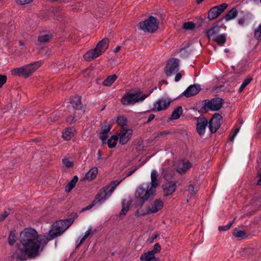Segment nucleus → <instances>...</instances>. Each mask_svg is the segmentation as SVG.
<instances>
[{
	"label": "nucleus",
	"instance_id": "f257e3e1",
	"mask_svg": "<svg viewBox=\"0 0 261 261\" xmlns=\"http://www.w3.org/2000/svg\"><path fill=\"white\" fill-rule=\"evenodd\" d=\"M50 241L47 236L20 240L22 248H18L13 254L14 258L22 260L39 256Z\"/></svg>",
	"mask_w": 261,
	"mask_h": 261
},
{
	"label": "nucleus",
	"instance_id": "f03ea898",
	"mask_svg": "<svg viewBox=\"0 0 261 261\" xmlns=\"http://www.w3.org/2000/svg\"><path fill=\"white\" fill-rule=\"evenodd\" d=\"M151 182L144 187V185H141L137 188L135 191V197L138 199L137 204L141 207L148 200H152L155 196L156 188L159 186L158 180V172L153 170L151 173Z\"/></svg>",
	"mask_w": 261,
	"mask_h": 261
},
{
	"label": "nucleus",
	"instance_id": "7ed1b4c3",
	"mask_svg": "<svg viewBox=\"0 0 261 261\" xmlns=\"http://www.w3.org/2000/svg\"><path fill=\"white\" fill-rule=\"evenodd\" d=\"M70 218L57 221L49 230L48 237L49 241L61 236L74 222V219L77 218L76 213H72Z\"/></svg>",
	"mask_w": 261,
	"mask_h": 261
},
{
	"label": "nucleus",
	"instance_id": "20e7f679",
	"mask_svg": "<svg viewBox=\"0 0 261 261\" xmlns=\"http://www.w3.org/2000/svg\"><path fill=\"white\" fill-rule=\"evenodd\" d=\"M42 60H39L32 63L11 70V74L14 76L28 78L30 77L42 64Z\"/></svg>",
	"mask_w": 261,
	"mask_h": 261
},
{
	"label": "nucleus",
	"instance_id": "39448f33",
	"mask_svg": "<svg viewBox=\"0 0 261 261\" xmlns=\"http://www.w3.org/2000/svg\"><path fill=\"white\" fill-rule=\"evenodd\" d=\"M121 181L113 180L108 185L101 188L97 193L94 199L97 203L101 204L107 199L114 192Z\"/></svg>",
	"mask_w": 261,
	"mask_h": 261
},
{
	"label": "nucleus",
	"instance_id": "423d86ee",
	"mask_svg": "<svg viewBox=\"0 0 261 261\" xmlns=\"http://www.w3.org/2000/svg\"><path fill=\"white\" fill-rule=\"evenodd\" d=\"M223 103V99L218 97L204 99L201 101V108L199 111L202 113H207L210 111H218L222 107Z\"/></svg>",
	"mask_w": 261,
	"mask_h": 261
},
{
	"label": "nucleus",
	"instance_id": "0eeeda50",
	"mask_svg": "<svg viewBox=\"0 0 261 261\" xmlns=\"http://www.w3.org/2000/svg\"><path fill=\"white\" fill-rule=\"evenodd\" d=\"M159 21L158 19L152 16H150L148 19L140 22L138 27L146 32L154 33L159 28Z\"/></svg>",
	"mask_w": 261,
	"mask_h": 261
},
{
	"label": "nucleus",
	"instance_id": "6e6552de",
	"mask_svg": "<svg viewBox=\"0 0 261 261\" xmlns=\"http://www.w3.org/2000/svg\"><path fill=\"white\" fill-rule=\"evenodd\" d=\"M164 205V202L161 199H156L150 203L149 205L147 206L146 211L141 212L139 210H137L135 215L137 217H141L157 213L162 209Z\"/></svg>",
	"mask_w": 261,
	"mask_h": 261
},
{
	"label": "nucleus",
	"instance_id": "1a4fd4ad",
	"mask_svg": "<svg viewBox=\"0 0 261 261\" xmlns=\"http://www.w3.org/2000/svg\"><path fill=\"white\" fill-rule=\"evenodd\" d=\"M140 90L139 89L136 93H130L124 94L121 99L122 104L125 106L133 105L137 102L143 101L149 96V94H144L141 96H140Z\"/></svg>",
	"mask_w": 261,
	"mask_h": 261
},
{
	"label": "nucleus",
	"instance_id": "9d476101",
	"mask_svg": "<svg viewBox=\"0 0 261 261\" xmlns=\"http://www.w3.org/2000/svg\"><path fill=\"white\" fill-rule=\"evenodd\" d=\"M179 61L176 58L169 59L164 68V72L167 76H171L179 70Z\"/></svg>",
	"mask_w": 261,
	"mask_h": 261
},
{
	"label": "nucleus",
	"instance_id": "9b49d317",
	"mask_svg": "<svg viewBox=\"0 0 261 261\" xmlns=\"http://www.w3.org/2000/svg\"><path fill=\"white\" fill-rule=\"evenodd\" d=\"M223 117L219 113H215L208 122V128L212 134L216 133L221 126V121Z\"/></svg>",
	"mask_w": 261,
	"mask_h": 261
},
{
	"label": "nucleus",
	"instance_id": "f8f14e48",
	"mask_svg": "<svg viewBox=\"0 0 261 261\" xmlns=\"http://www.w3.org/2000/svg\"><path fill=\"white\" fill-rule=\"evenodd\" d=\"M226 3H223L212 8L208 12L207 18L210 20L217 18L227 7Z\"/></svg>",
	"mask_w": 261,
	"mask_h": 261
},
{
	"label": "nucleus",
	"instance_id": "ddd939ff",
	"mask_svg": "<svg viewBox=\"0 0 261 261\" xmlns=\"http://www.w3.org/2000/svg\"><path fill=\"white\" fill-rule=\"evenodd\" d=\"M37 231L33 228H25L20 233L19 240L39 237Z\"/></svg>",
	"mask_w": 261,
	"mask_h": 261
},
{
	"label": "nucleus",
	"instance_id": "4468645a",
	"mask_svg": "<svg viewBox=\"0 0 261 261\" xmlns=\"http://www.w3.org/2000/svg\"><path fill=\"white\" fill-rule=\"evenodd\" d=\"M164 192V197H166L171 195L175 191L176 189V184L173 181H169L162 185Z\"/></svg>",
	"mask_w": 261,
	"mask_h": 261
},
{
	"label": "nucleus",
	"instance_id": "2eb2a0df",
	"mask_svg": "<svg viewBox=\"0 0 261 261\" xmlns=\"http://www.w3.org/2000/svg\"><path fill=\"white\" fill-rule=\"evenodd\" d=\"M201 89V86L199 84H194L189 86L182 92V94L186 97H190L198 94Z\"/></svg>",
	"mask_w": 261,
	"mask_h": 261
},
{
	"label": "nucleus",
	"instance_id": "dca6fc26",
	"mask_svg": "<svg viewBox=\"0 0 261 261\" xmlns=\"http://www.w3.org/2000/svg\"><path fill=\"white\" fill-rule=\"evenodd\" d=\"M171 102V100L170 98H162L158 99L157 101L154 103V107L157 106L156 109L153 108L152 110L160 111L167 109L169 107Z\"/></svg>",
	"mask_w": 261,
	"mask_h": 261
},
{
	"label": "nucleus",
	"instance_id": "f3484780",
	"mask_svg": "<svg viewBox=\"0 0 261 261\" xmlns=\"http://www.w3.org/2000/svg\"><path fill=\"white\" fill-rule=\"evenodd\" d=\"M132 133V129H124L123 130H121L118 134L119 136V143L121 145L126 144L131 139Z\"/></svg>",
	"mask_w": 261,
	"mask_h": 261
},
{
	"label": "nucleus",
	"instance_id": "a211bd4d",
	"mask_svg": "<svg viewBox=\"0 0 261 261\" xmlns=\"http://www.w3.org/2000/svg\"><path fill=\"white\" fill-rule=\"evenodd\" d=\"M199 121H200L196 123V130L199 136H203L205 135L206 127L208 126V122L205 116Z\"/></svg>",
	"mask_w": 261,
	"mask_h": 261
},
{
	"label": "nucleus",
	"instance_id": "6ab92c4d",
	"mask_svg": "<svg viewBox=\"0 0 261 261\" xmlns=\"http://www.w3.org/2000/svg\"><path fill=\"white\" fill-rule=\"evenodd\" d=\"M109 40L108 38H105L100 40L94 48L99 54L101 55L109 47Z\"/></svg>",
	"mask_w": 261,
	"mask_h": 261
},
{
	"label": "nucleus",
	"instance_id": "aec40b11",
	"mask_svg": "<svg viewBox=\"0 0 261 261\" xmlns=\"http://www.w3.org/2000/svg\"><path fill=\"white\" fill-rule=\"evenodd\" d=\"M223 20V18L217 21V24L210 28L206 32V35L208 38H212L215 36L220 31V29L222 24L219 25L218 23Z\"/></svg>",
	"mask_w": 261,
	"mask_h": 261
},
{
	"label": "nucleus",
	"instance_id": "412c9836",
	"mask_svg": "<svg viewBox=\"0 0 261 261\" xmlns=\"http://www.w3.org/2000/svg\"><path fill=\"white\" fill-rule=\"evenodd\" d=\"M81 99L82 97L79 95H75L70 98V103L74 109L81 110L83 108Z\"/></svg>",
	"mask_w": 261,
	"mask_h": 261
},
{
	"label": "nucleus",
	"instance_id": "4be33fe9",
	"mask_svg": "<svg viewBox=\"0 0 261 261\" xmlns=\"http://www.w3.org/2000/svg\"><path fill=\"white\" fill-rule=\"evenodd\" d=\"M192 166L191 163L187 160L182 161L177 168V172L180 174H184Z\"/></svg>",
	"mask_w": 261,
	"mask_h": 261
},
{
	"label": "nucleus",
	"instance_id": "5701e85b",
	"mask_svg": "<svg viewBox=\"0 0 261 261\" xmlns=\"http://www.w3.org/2000/svg\"><path fill=\"white\" fill-rule=\"evenodd\" d=\"M100 55L95 49H90L87 51L84 55V58L87 61H91L96 58L99 57Z\"/></svg>",
	"mask_w": 261,
	"mask_h": 261
},
{
	"label": "nucleus",
	"instance_id": "b1692460",
	"mask_svg": "<svg viewBox=\"0 0 261 261\" xmlns=\"http://www.w3.org/2000/svg\"><path fill=\"white\" fill-rule=\"evenodd\" d=\"M174 174V171L170 168H164L162 170V175L166 180L171 179Z\"/></svg>",
	"mask_w": 261,
	"mask_h": 261
},
{
	"label": "nucleus",
	"instance_id": "393cba45",
	"mask_svg": "<svg viewBox=\"0 0 261 261\" xmlns=\"http://www.w3.org/2000/svg\"><path fill=\"white\" fill-rule=\"evenodd\" d=\"M130 204V201L129 200L123 199L121 202L122 208L119 214L120 217H123L128 212L129 210V207Z\"/></svg>",
	"mask_w": 261,
	"mask_h": 261
},
{
	"label": "nucleus",
	"instance_id": "a878e982",
	"mask_svg": "<svg viewBox=\"0 0 261 261\" xmlns=\"http://www.w3.org/2000/svg\"><path fill=\"white\" fill-rule=\"evenodd\" d=\"M182 114V108L181 106L176 108L172 112L171 116L169 117L168 120H173L179 119Z\"/></svg>",
	"mask_w": 261,
	"mask_h": 261
},
{
	"label": "nucleus",
	"instance_id": "bb28decb",
	"mask_svg": "<svg viewBox=\"0 0 261 261\" xmlns=\"http://www.w3.org/2000/svg\"><path fill=\"white\" fill-rule=\"evenodd\" d=\"M97 173L98 169L97 167H93L86 173L83 180L87 179L90 181L96 178Z\"/></svg>",
	"mask_w": 261,
	"mask_h": 261
},
{
	"label": "nucleus",
	"instance_id": "cd10ccee",
	"mask_svg": "<svg viewBox=\"0 0 261 261\" xmlns=\"http://www.w3.org/2000/svg\"><path fill=\"white\" fill-rule=\"evenodd\" d=\"M212 39L219 45L223 46L226 42V35L224 33L219 35H216L213 37Z\"/></svg>",
	"mask_w": 261,
	"mask_h": 261
},
{
	"label": "nucleus",
	"instance_id": "c85d7f7f",
	"mask_svg": "<svg viewBox=\"0 0 261 261\" xmlns=\"http://www.w3.org/2000/svg\"><path fill=\"white\" fill-rule=\"evenodd\" d=\"M238 12L236 8H232L225 15L224 18L226 21H230L234 19L238 15Z\"/></svg>",
	"mask_w": 261,
	"mask_h": 261
},
{
	"label": "nucleus",
	"instance_id": "c756f323",
	"mask_svg": "<svg viewBox=\"0 0 261 261\" xmlns=\"http://www.w3.org/2000/svg\"><path fill=\"white\" fill-rule=\"evenodd\" d=\"M53 38V35L50 33L47 34H41L38 37V41L41 43H44L48 42Z\"/></svg>",
	"mask_w": 261,
	"mask_h": 261
},
{
	"label": "nucleus",
	"instance_id": "7c9ffc66",
	"mask_svg": "<svg viewBox=\"0 0 261 261\" xmlns=\"http://www.w3.org/2000/svg\"><path fill=\"white\" fill-rule=\"evenodd\" d=\"M79 179L77 175H74L73 178L67 184L65 187V192L68 193L74 188Z\"/></svg>",
	"mask_w": 261,
	"mask_h": 261
},
{
	"label": "nucleus",
	"instance_id": "2f4dec72",
	"mask_svg": "<svg viewBox=\"0 0 261 261\" xmlns=\"http://www.w3.org/2000/svg\"><path fill=\"white\" fill-rule=\"evenodd\" d=\"M72 128L68 127L66 128L62 132V137L65 140H70L72 138V137L74 136V133L72 132Z\"/></svg>",
	"mask_w": 261,
	"mask_h": 261
},
{
	"label": "nucleus",
	"instance_id": "473e14b6",
	"mask_svg": "<svg viewBox=\"0 0 261 261\" xmlns=\"http://www.w3.org/2000/svg\"><path fill=\"white\" fill-rule=\"evenodd\" d=\"M117 77V75L115 74L108 76L103 82V85L107 87L111 86L116 80Z\"/></svg>",
	"mask_w": 261,
	"mask_h": 261
},
{
	"label": "nucleus",
	"instance_id": "72a5a7b5",
	"mask_svg": "<svg viewBox=\"0 0 261 261\" xmlns=\"http://www.w3.org/2000/svg\"><path fill=\"white\" fill-rule=\"evenodd\" d=\"M155 258V255L150 251L143 253L140 256L141 261H151Z\"/></svg>",
	"mask_w": 261,
	"mask_h": 261
},
{
	"label": "nucleus",
	"instance_id": "f704fd0d",
	"mask_svg": "<svg viewBox=\"0 0 261 261\" xmlns=\"http://www.w3.org/2000/svg\"><path fill=\"white\" fill-rule=\"evenodd\" d=\"M16 239L17 236L16 230L15 229L11 230L8 237V242L9 245L10 246L13 245L16 241Z\"/></svg>",
	"mask_w": 261,
	"mask_h": 261
},
{
	"label": "nucleus",
	"instance_id": "c9c22d12",
	"mask_svg": "<svg viewBox=\"0 0 261 261\" xmlns=\"http://www.w3.org/2000/svg\"><path fill=\"white\" fill-rule=\"evenodd\" d=\"M116 122L119 126L121 127V130L125 129L124 126L126 125L127 123V119L124 116H118L117 118Z\"/></svg>",
	"mask_w": 261,
	"mask_h": 261
},
{
	"label": "nucleus",
	"instance_id": "e433bc0d",
	"mask_svg": "<svg viewBox=\"0 0 261 261\" xmlns=\"http://www.w3.org/2000/svg\"><path fill=\"white\" fill-rule=\"evenodd\" d=\"M118 139V136L117 135L112 136L107 141V144L109 148H113L116 146L117 144V141Z\"/></svg>",
	"mask_w": 261,
	"mask_h": 261
},
{
	"label": "nucleus",
	"instance_id": "4c0bfd02",
	"mask_svg": "<svg viewBox=\"0 0 261 261\" xmlns=\"http://www.w3.org/2000/svg\"><path fill=\"white\" fill-rule=\"evenodd\" d=\"M251 204L257 208L261 207V196H255L251 200Z\"/></svg>",
	"mask_w": 261,
	"mask_h": 261
},
{
	"label": "nucleus",
	"instance_id": "58836bf2",
	"mask_svg": "<svg viewBox=\"0 0 261 261\" xmlns=\"http://www.w3.org/2000/svg\"><path fill=\"white\" fill-rule=\"evenodd\" d=\"M240 127L235 126L232 130L231 132L229 135V141L230 142H233L235 137L237 136L240 130Z\"/></svg>",
	"mask_w": 261,
	"mask_h": 261
},
{
	"label": "nucleus",
	"instance_id": "ea45409f",
	"mask_svg": "<svg viewBox=\"0 0 261 261\" xmlns=\"http://www.w3.org/2000/svg\"><path fill=\"white\" fill-rule=\"evenodd\" d=\"M97 155V157L95 161L96 164L99 166L102 165L106 161V159L102 157L101 150L100 149L98 150Z\"/></svg>",
	"mask_w": 261,
	"mask_h": 261
},
{
	"label": "nucleus",
	"instance_id": "a19ab883",
	"mask_svg": "<svg viewBox=\"0 0 261 261\" xmlns=\"http://www.w3.org/2000/svg\"><path fill=\"white\" fill-rule=\"evenodd\" d=\"M233 235L237 238H243L245 235L246 233L243 230H241L237 228H235L232 231Z\"/></svg>",
	"mask_w": 261,
	"mask_h": 261
},
{
	"label": "nucleus",
	"instance_id": "79ce46f5",
	"mask_svg": "<svg viewBox=\"0 0 261 261\" xmlns=\"http://www.w3.org/2000/svg\"><path fill=\"white\" fill-rule=\"evenodd\" d=\"M234 220H235V218L232 221L229 222L226 225H225V226H219L218 227V230L220 231L228 230L231 227V226L233 224Z\"/></svg>",
	"mask_w": 261,
	"mask_h": 261
},
{
	"label": "nucleus",
	"instance_id": "37998d69",
	"mask_svg": "<svg viewBox=\"0 0 261 261\" xmlns=\"http://www.w3.org/2000/svg\"><path fill=\"white\" fill-rule=\"evenodd\" d=\"M186 47H182L180 49V57L181 58H186L188 57L189 55L191 54L190 50H188Z\"/></svg>",
	"mask_w": 261,
	"mask_h": 261
},
{
	"label": "nucleus",
	"instance_id": "c03bdc74",
	"mask_svg": "<svg viewBox=\"0 0 261 261\" xmlns=\"http://www.w3.org/2000/svg\"><path fill=\"white\" fill-rule=\"evenodd\" d=\"M195 27V24L192 21L185 22L183 24V28L186 30H190Z\"/></svg>",
	"mask_w": 261,
	"mask_h": 261
},
{
	"label": "nucleus",
	"instance_id": "a18cd8bd",
	"mask_svg": "<svg viewBox=\"0 0 261 261\" xmlns=\"http://www.w3.org/2000/svg\"><path fill=\"white\" fill-rule=\"evenodd\" d=\"M254 37L258 40L261 39V23L259 24L258 28L254 30Z\"/></svg>",
	"mask_w": 261,
	"mask_h": 261
},
{
	"label": "nucleus",
	"instance_id": "49530a36",
	"mask_svg": "<svg viewBox=\"0 0 261 261\" xmlns=\"http://www.w3.org/2000/svg\"><path fill=\"white\" fill-rule=\"evenodd\" d=\"M254 37L258 40L261 39V23L259 24L258 28L254 30Z\"/></svg>",
	"mask_w": 261,
	"mask_h": 261
},
{
	"label": "nucleus",
	"instance_id": "de8ad7c7",
	"mask_svg": "<svg viewBox=\"0 0 261 261\" xmlns=\"http://www.w3.org/2000/svg\"><path fill=\"white\" fill-rule=\"evenodd\" d=\"M62 163L67 168H72L73 166V162L67 158L63 159Z\"/></svg>",
	"mask_w": 261,
	"mask_h": 261
},
{
	"label": "nucleus",
	"instance_id": "09e8293b",
	"mask_svg": "<svg viewBox=\"0 0 261 261\" xmlns=\"http://www.w3.org/2000/svg\"><path fill=\"white\" fill-rule=\"evenodd\" d=\"M187 190L190 193L191 196H194L197 192V190H195L194 186L192 184H189L187 187Z\"/></svg>",
	"mask_w": 261,
	"mask_h": 261
},
{
	"label": "nucleus",
	"instance_id": "8fccbe9b",
	"mask_svg": "<svg viewBox=\"0 0 261 261\" xmlns=\"http://www.w3.org/2000/svg\"><path fill=\"white\" fill-rule=\"evenodd\" d=\"M75 117L76 116L75 115L74 113L73 115L69 116L66 118L67 122H68L69 124H74L76 122Z\"/></svg>",
	"mask_w": 261,
	"mask_h": 261
},
{
	"label": "nucleus",
	"instance_id": "3c124183",
	"mask_svg": "<svg viewBox=\"0 0 261 261\" xmlns=\"http://www.w3.org/2000/svg\"><path fill=\"white\" fill-rule=\"evenodd\" d=\"M161 250V247L159 243H156L154 245L153 249L150 251L155 255V254L160 252Z\"/></svg>",
	"mask_w": 261,
	"mask_h": 261
},
{
	"label": "nucleus",
	"instance_id": "603ef678",
	"mask_svg": "<svg viewBox=\"0 0 261 261\" xmlns=\"http://www.w3.org/2000/svg\"><path fill=\"white\" fill-rule=\"evenodd\" d=\"M7 77L6 75L0 74V88L6 83Z\"/></svg>",
	"mask_w": 261,
	"mask_h": 261
},
{
	"label": "nucleus",
	"instance_id": "864d4df0",
	"mask_svg": "<svg viewBox=\"0 0 261 261\" xmlns=\"http://www.w3.org/2000/svg\"><path fill=\"white\" fill-rule=\"evenodd\" d=\"M111 129V126L110 125H105L104 128L102 129L101 134H108Z\"/></svg>",
	"mask_w": 261,
	"mask_h": 261
},
{
	"label": "nucleus",
	"instance_id": "5fc2aeb1",
	"mask_svg": "<svg viewBox=\"0 0 261 261\" xmlns=\"http://www.w3.org/2000/svg\"><path fill=\"white\" fill-rule=\"evenodd\" d=\"M97 203L95 201V200H94L92 202V204H90L89 205L83 208L81 212H84V211H87V210H89L90 209H91L94 205H95V204H96Z\"/></svg>",
	"mask_w": 261,
	"mask_h": 261
},
{
	"label": "nucleus",
	"instance_id": "6e6d98bb",
	"mask_svg": "<svg viewBox=\"0 0 261 261\" xmlns=\"http://www.w3.org/2000/svg\"><path fill=\"white\" fill-rule=\"evenodd\" d=\"M10 213L7 211H5L2 215L0 216V221H4L6 217L9 215Z\"/></svg>",
	"mask_w": 261,
	"mask_h": 261
},
{
	"label": "nucleus",
	"instance_id": "4d7b16f0",
	"mask_svg": "<svg viewBox=\"0 0 261 261\" xmlns=\"http://www.w3.org/2000/svg\"><path fill=\"white\" fill-rule=\"evenodd\" d=\"M253 79L251 77H247L246 78L242 83V84L247 86L252 81Z\"/></svg>",
	"mask_w": 261,
	"mask_h": 261
},
{
	"label": "nucleus",
	"instance_id": "13d9d810",
	"mask_svg": "<svg viewBox=\"0 0 261 261\" xmlns=\"http://www.w3.org/2000/svg\"><path fill=\"white\" fill-rule=\"evenodd\" d=\"M91 227L89 228L85 232V234L84 235V236L83 237V238H82V239L83 240V241H85L88 237V236L90 235V233H91Z\"/></svg>",
	"mask_w": 261,
	"mask_h": 261
},
{
	"label": "nucleus",
	"instance_id": "bf43d9fd",
	"mask_svg": "<svg viewBox=\"0 0 261 261\" xmlns=\"http://www.w3.org/2000/svg\"><path fill=\"white\" fill-rule=\"evenodd\" d=\"M140 167V165H138L137 167L135 168L134 169L131 170L130 171H128L126 175V177H128L132 175Z\"/></svg>",
	"mask_w": 261,
	"mask_h": 261
},
{
	"label": "nucleus",
	"instance_id": "052dcab7",
	"mask_svg": "<svg viewBox=\"0 0 261 261\" xmlns=\"http://www.w3.org/2000/svg\"><path fill=\"white\" fill-rule=\"evenodd\" d=\"M257 177L258 178V180L257 182V185L258 186L261 185V167L259 168L258 171Z\"/></svg>",
	"mask_w": 261,
	"mask_h": 261
},
{
	"label": "nucleus",
	"instance_id": "680f3d73",
	"mask_svg": "<svg viewBox=\"0 0 261 261\" xmlns=\"http://www.w3.org/2000/svg\"><path fill=\"white\" fill-rule=\"evenodd\" d=\"M155 118V115L153 114L149 115L148 117L147 120L145 122V124H149Z\"/></svg>",
	"mask_w": 261,
	"mask_h": 261
},
{
	"label": "nucleus",
	"instance_id": "e2e57ef3",
	"mask_svg": "<svg viewBox=\"0 0 261 261\" xmlns=\"http://www.w3.org/2000/svg\"><path fill=\"white\" fill-rule=\"evenodd\" d=\"M108 135L105 134H101V136L100 137V139L102 141V143H105V141L108 139Z\"/></svg>",
	"mask_w": 261,
	"mask_h": 261
},
{
	"label": "nucleus",
	"instance_id": "0e129e2a",
	"mask_svg": "<svg viewBox=\"0 0 261 261\" xmlns=\"http://www.w3.org/2000/svg\"><path fill=\"white\" fill-rule=\"evenodd\" d=\"M181 76L182 75L180 73L177 72L174 78L175 82H177L179 81H180L181 78Z\"/></svg>",
	"mask_w": 261,
	"mask_h": 261
},
{
	"label": "nucleus",
	"instance_id": "69168bd1",
	"mask_svg": "<svg viewBox=\"0 0 261 261\" xmlns=\"http://www.w3.org/2000/svg\"><path fill=\"white\" fill-rule=\"evenodd\" d=\"M32 0H17V3H19L20 5H24L29 4Z\"/></svg>",
	"mask_w": 261,
	"mask_h": 261
},
{
	"label": "nucleus",
	"instance_id": "338daca9",
	"mask_svg": "<svg viewBox=\"0 0 261 261\" xmlns=\"http://www.w3.org/2000/svg\"><path fill=\"white\" fill-rule=\"evenodd\" d=\"M170 133V132L169 130H164V131H162V132H160L157 137H160L161 136H163V135H168Z\"/></svg>",
	"mask_w": 261,
	"mask_h": 261
},
{
	"label": "nucleus",
	"instance_id": "774afa93",
	"mask_svg": "<svg viewBox=\"0 0 261 261\" xmlns=\"http://www.w3.org/2000/svg\"><path fill=\"white\" fill-rule=\"evenodd\" d=\"M204 117V115H201L200 116L197 117H193L192 118V119L193 120H196L197 123H198V121H199V120H200V119L201 120L202 118H203Z\"/></svg>",
	"mask_w": 261,
	"mask_h": 261
}]
</instances>
